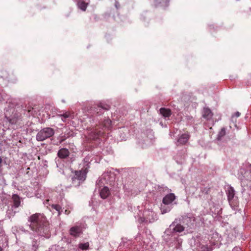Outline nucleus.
Returning <instances> with one entry per match:
<instances>
[{"instance_id":"25","label":"nucleus","mask_w":251,"mask_h":251,"mask_svg":"<svg viewBox=\"0 0 251 251\" xmlns=\"http://www.w3.org/2000/svg\"><path fill=\"white\" fill-rule=\"evenodd\" d=\"M101 107L103 108V109H106V110H108L109 109V106L108 105H105V106H101Z\"/></svg>"},{"instance_id":"6","label":"nucleus","mask_w":251,"mask_h":251,"mask_svg":"<svg viewBox=\"0 0 251 251\" xmlns=\"http://www.w3.org/2000/svg\"><path fill=\"white\" fill-rule=\"evenodd\" d=\"M82 229L79 226H74L71 228L70 233L74 237L79 236L82 233Z\"/></svg>"},{"instance_id":"1","label":"nucleus","mask_w":251,"mask_h":251,"mask_svg":"<svg viewBox=\"0 0 251 251\" xmlns=\"http://www.w3.org/2000/svg\"><path fill=\"white\" fill-rule=\"evenodd\" d=\"M28 222L30 223V227L33 230L35 229L34 226L40 225L45 221V217L43 214L35 213L28 218Z\"/></svg>"},{"instance_id":"12","label":"nucleus","mask_w":251,"mask_h":251,"mask_svg":"<svg viewBox=\"0 0 251 251\" xmlns=\"http://www.w3.org/2000/svg\"><path fill=\"white\" fill-rule=\"evenodd\" d=\"M12 199L14 201V206L15 207H19L21 203L20 199L19 196L16 194H14L12 196Z\"/></svg>"},{"instance_id":"8","label":"nucleus","mask_w":251,"mask_h":251,"mask_svg":"<svg viewBox=\"0 0 251 251\" xmlns=\"http://www.w3.org/2000/svg\"><path fill=\"white\" fill-rule=\"evenodd\" d=\"M57 154L59 158H65L69 156V151L68 149L62 148L58 151Z\"/></svg>"},{"instance_id":"29","label":"nucleus","mask_w":251,"mask_h":251,"mask_svg":"<svg viewBox=\"0 0 251 251\" xmlns=\"http://www.w3.org/2000/svg\"><path fill=\"white\" fill-rule=\"evenodd\" d=\"M209 251V250H208V251Z\"/></svg>"},{"instance_id":"16","label":"nucleus","mask_w":251,"mask_h":251,"mask_svg":"<svg viewBox=\"0 0 251 251\" xmlns=\"http://www.w3.org/2000/svg\"><path fill=\"white\" fill-rule=\"evenodd\" d=\"M77 6L79 9L85 11L86 9L87 4L83 1H80L77 3Z\"/></svg>"},{"instance_id":"28","label":"nucleus","mask_w":251,"mask_h":251,"mask_svg":"<svg viewBox=\"0 0 251 251\" xmlns=\"http://www.w3.org/2000/svg\"><path fill=\"white\" fill-rule=\"evenodd\" d=\"M2 251V249L0 247V251Z\"/></svg>"},{"instance_id":"27","label":"nucleus","mask_w":251,"mask_h":251,"mask_svg":"<svg viewBox=\"0 0 251 251\" xmlns=\"http://www.w3.org/2000/svg\"><path fill=\"white\" fill-rule=\"evenodd\" d=\"M117 2H116V5H115L116 7H117V6H118V4H117Z\"/></svg>"},{"instance_id":"15","label":"nucleus","mask_w":251,"mask_h":251,"mask_svg":"<svg viewBox=\"0 0 251 251\" xmlns=\"http://www.w3.org/2000/svg\"><path fill=\"white\" fill-rule=\"evenodd\" d=\"M58 116L60 117H61V119H62V121L64 122L65 121V120L66 118L71 117V114H70V112H66L65 113H64L62 114L58 115Z\"/></svg>"},{"instance_id":"14","label":"nucleus","mask_w":251,"mask_h":251,"mask_svg":"<svg viewBox=\"0 0 251 251\" xmlns=\"http://www.w3.org/2000/svg\"><path fill=\"white\" fill-rule=\"evenodd\" d=\"M78 247L82 250H87L89 249V243L88 242L85 243H80L78 245Z\"/></svg>"},{"instance_id":"2","label":"nucleus","mask_w":251,"mask_h":251,"mask_svg":"<svg viewBox=\"0 0 251 251\" xmlns=\"http://www.w3.org/2000/svg\"><path fill=\"white\" fill-rule=\"evenodd\" d=\"M54 134L53 129L45 127L40 130L36 134V139L38 141H43L52 136Z\"/></svg>"},{"instance_id":"18","label":"nucleus","mask_w":251,"mask_h":251,"mask_svg":"<svg viewBox=\"0 0 251 251\" xmlns=\"http://www.w3.org/2000/svg\"><path fill=\"white\" fill-rule=\"evenodd\" d=\"M234 195V190L232 188H230L228 190V199H232Z\"/></svg>"},{"instance_id":"3","label":"nucleus","mask_w":251,"mask_h":251,"mask_svg":"<svg viewBox=\"0 0 251 251\" xmlns=\"http://www.w3.org/2000/svg\"><path fill=\"white\" fill-rule=\"evenodd\" d=\"M156 214L152 211L151 208L146 209L143 214V217H140L138 220L139 223L149 222L151 223L155 220Z\"/></svg>"},{"instance_id":"22","label":"nucleus","mask_w":251,"mask_h":251,"mask_svg":"<svg viewBox=\"0 0 251 251\" xmlns=\"http://www.w3.org/2000/svg\"><path fill=\"white\" fill-rule=\"evenodd\" d=\"M2 158L1 157H0V174L1 173V171H2V169H1V163H2Z\"/></svg>"},{"instance_id":"7","label":"nucleus","mask_w":251,"mask_h":251,"mask_svg":"<svg viewBox=\"0 0 251 251\" xmlns=\"http://www.w3.org/2000/svg\"><path fill=\"white\" fill-rule=\"evenodd\" d=\"M190 137L188 133L182 134L177 140V145H183L187 142Z\"/></svg>"},{"instance_id":"4","label":"nucleus","mask_w":251,"mask_h":251,"mask_svg":"<svg viewBox=\"0 0 251 251\" xmlns=\"http://www.w3.org/2000/svg\"><path fill=\"white\" fill-rule=\"evenodd\" d=\"M75 176L72 178L73 181H74L77 179L80 182L84 181L86 177L87 171L86 170H81L79 171H75Z\"/></svg>"},{"instance_id":"5","label":"nucleus","mask_w":251,"mask_h":251,"mask_svg":"<svg viewBox=\"0 0 251 251\" xmlns=\"http://www.w3.org/2000/svg\"><path fill=\"white\" fill-rule=\"evenodd\" d=\"M176 199L175 195L170 193L166 195L163 199V203L165 205L171 204Z\"/></svg>"},{"instance_id":"9","label":"nucleus","mask_w":251,"mask_h":251,"mask_svg":"<svg viewBox=\"0 0 251 251\" xmlns=\"http://www.w3.org/2000/svg\"><path fill=\"white\" fill-rule=\"evenodd\" d=\"M110 192L107 187H104L100 192V196L103 199H106L109 195Z\"/></svg>"},{"instance_id":"20","label":"nucleus","mask_w":251,"mask_h":251,"mask_svg":"<svg viewBox=\"0 0 251 251\" xmlns=\"http://www.w3.org/2000/svg\"><path fill=\"white\" fill-rule=\"evenodd\" d=\"M170 210H171V209L170 208H165L162 206L161 207V213L163 214H165L168 212H169L170 211Z\"/></svg>"},{"instance_id":"10","label":"nucleus","mask_w":251,"mask_h":251,"mask_svg":"<svg viewBox=\"0 0 251 251\" xmlns=\"http://www.w3.org/2000/svg\"><path fill=\"white\" fill-rule=\"evenodd\" d=\"M160 113L164 118H168L171 116V111L169 109H167V108H161L160 109Z\"/></svg>"},{"instance_id":"11","label":"nucleus","mask_w":251,"mask_h":251,"mask_svg":"<svg viewBox=\"0 0 251 251\" xmlns=\"http://www.w3.org/2000/svg\"><path fill=\"white\" fill-rule=\"evenodd\" d=\"M212 113L211 110L207 108H204L203 110L202 116L206 119H209L212 117Z\"/></svg>"},{"instance_id":"19","label":"nucleus","mask_w":251,"mask_h":251,"mask_svg":"<svg viewBox=\"0 0 251 251\" xmlns=\"http://www.w3.org/2000/svg\"><path fill=\"white\" fill-rule=\"evenodd\" d=\"M226 134V130L224 128L221 129L218 134V138H221Z\"/></svg>"},{"instance_id":"13","label":"nucleus","mask_w":251,"mask_h":251,"mask_svg":"<svg viewBox=\"0 0 251 251\" xmlns=\"http://www.w3.org/2000/svg\"><path fill=\"white\" fill-rule=\"evenodd\" d=\"M240 173H241V175L239 174H238V177L240 180L242 181L244 179V178L246 177L245 176H243V174L247 176V175L250 174V172L248 171H246L244 169H241L240 171Z\"/></svg>"},{"instance_id":"23","label":"nucleus","mask_w":251,"mask_h":251,"mask_svg":"<svg viewBox=\"0 0 251 251\" xmlns=\"http://www.w3.org/2000/svg\"><path fill=\"white\" fill-rule=\"evenodd\" d=\"M240 248H238V247H235L234 248L233 250H232V251H240Z\"/></svg>"},{"instance_id":"21","label":"nucleus","mask_w":251,"mask_h":251,"mask_svg":"<svg viewBox=\"0 0 251 251\" xmlns=\"http://www.w3.org/2000/svg\"><path fill=\"white\" fill-rule=\"evenodd\" d=\"M52 207L58 211H59L60 210V207L58 205H53Z\"/></svg>"},{"instance_id":"26","label":"nucleus","mask_w":251,"mask_h":251,"mask_svg":"<svg viewBox=\"0 0 251 251\" xmlns=\"http://www.w3.org/2000/svg\"><path fill=\"white\" fill-rule=\"evenodd\" d=\"M106 122H107V123H108V124H110V123H111V121L110 120H107V121H106Z\"/></svg>"},{"instance_id":"17","label":"nucleus","mask_w":251,"mask_h":251,"mask_svg":"<svg viewBox=\"0 0 251 251\" xmlns=\"http://www.w3.org/2000/svg\"><path fill=\"white\" fill-rule=\"evenodd\" d=\"M174 230L175 232H181L184 230V227L181 225L177 224L174 228Z\"/></svg>"},{"instance_id":"24","label":"nucleus","mask_w":251,"mask_h":251,"mask_svg":"<svg viewBox=\"0 0 251 251\" xmlns=\"http://www.w3.org/2000/svg\"><path fill=\"white\" fill-rule=\"evenodd\" d=\"M240 115V113L239 112H236L235 114H234V116L236 117H239Z\"/></svg>"}]
</instances>
